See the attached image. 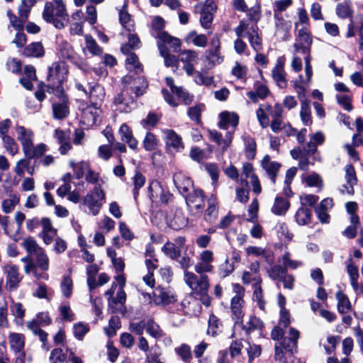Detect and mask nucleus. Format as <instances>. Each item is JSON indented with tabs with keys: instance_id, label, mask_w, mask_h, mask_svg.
<instances>
[{
	"instance_id": "1",
	"label": "nucleus",
	"mask_w": 363,
	"mask_h": 363,
	"mask_svg": "<svg viewBox=\"0 0 363 363\" xmlns=\"http://www.w3.org/2000/svg\"><path fill=\"white\" fill-rule=\"evenodd\" d=\"M123 89L115 97L114 104L118 106L120 111L128 113L135 105L133 97L130 96V93H134L136 97L140 96L145 92L148 84L145 79L142 77L125 76L123 79Z\"/></svg>"
},
{
	"instance_id": "2",
	"label": "nucleus",
	"mask_w": 363,
	"mask_h": 363,
	"mask_svg": "<svg viewBox=\"0 0 363 363\" xmlns=\"http://www.w3.org/2000/svg\"><path fill=\"white\" fill-rule=\"evenodd\" d=\"M43 19L56 28H65L69 22V15L63 0L47 1L43 12Z\"/></svg>"
},
{
	"instance_id": "3",
	"label": "nucleus",
	"mask_w": 363,
	"mask_h": 363,
	"mask_svg": "<svg viewBox=\"0 0 363 363\" xmlns=\"http://www.w3.org/2000/svg\"><path fill=\"white\" fill-rule=\"evenodd\" d=\"M33 133L24 130V168L29 174H33L36 164V158L42 156L47 151V145L40 143L35 146L33 144Z\"/></svg>"
},
{
	"instance_id": "4",
	"label": "nucleus",
	"mask_w": 363,
	"mask_h": 363,
	"mask_svg": "<svg viewBox=\"0 0 363 363\" xmlns=\"http://www.w3.org/2000/svg\"><path fill=\"white\" fill-rule=\"evenodd\" d=\"M234 30L236 35L239 38L247 35L250 45L255 51L258 52L262 50V39L258 35L257 26L256 25L250 26L247 22L242 21Z\"/></svg>"
},
{
	"instance_id": "5",
	"label": "nucleus",
	"mask_w": 363,
	"mask_h": 363,
	"mask_svg": "<svg viewBox=\"0 0 363 363\" xmlns=\"http://www.w3.org/2000/svg\"><path fill=\"white\" fill-rule=\"evenodd\" d=\"M233 290L235 295L231 298L230 310L232 312L233 318L235 320L236 323L242 322L245 313L243 308L245 306L244 296L245 289L239 284H233Z\"/></svg>"
},
{
	"instance_id": "6",
	"label": "nucleus",
	"mask_w": 363,
	"mask_h": 363,
	"mask_svg": "<svg viewBox=\"0 0 363 363\" xmlns=\"http://www.w3.org/2000/svg\"><path fill=\"white\" fill-rule=\"evenodd\" d=\"M51 323V318L48 313H39L36 318L27 323V327L35 335H38L40 341L43 342V347L48 350V333L42 330L40 326H46Z\"/></svg>"
},
{
	"instance_id": "7",
	"label": "nucleus",
	"mask_w": 363,
	"mask_h": 363,
	"mask_svg": "<svg viewBox=\"0 0 363 363\" xmlns=\"http://www.w3.org/2000/svg\"><path fill=\"white\" fill-rule=\"evenodd\" d=\"M197 276L191 272L185 271L184 274V282L189 286L195 294H205L209 287L208 278L203 274Z\"/></svg>"
},
{
	"instance_id": "8",
	"label": "nucleus",
	"mask_w": 363,
	"mask_h": 363,
	"mask_svg": "<svg viewBox=\"0 0 363 363\" xmlns=\"http://www.w3.org/2000/svg\"><path fill=\"white\" fill-rule=\"evenodd\" d=\"M105 193L99 185L83 198V203L86 205L91 213L96 216L105 202Z\"/></svg>"
},
{
	"instance_id": "9",
	"label": "nucleus",
	"mask_w": 363,
	"mask_h": 363,
	"mask_svg": "<svg viewBox=\"0 0 363 363\" xmlns=\"http://www.w3.org/2000/svg\"><path fill=\"white\" fill-rule=\"evenodd\" d=\"M151 299V303L157 306H167L175 303L177 301V296L170 286H157L153 292L152 298L147 294Z\"/></svg>"
},
{
	"instance_id": "10",
	"label": "nucleus",
	"mask_w": 363,
	"mask_h": 363,
	"mask_svg": "<svg viewBox=\"0 0 363 363\" xmlns=\"http://www.w3.org/2000/svg\"><path fill=\"white\" fill-rule=\"evenodd\" d=\"M200 10V23L205 29H208L213 20L214 13L217 11V5L214 0H206L196 6Z\"/></svg>"
},
{
	"instance_id": "11",
	"label": "nucleus",
	"mask_w": 363,
	"mask_h": 363,
	"mask_svg": "<svg viewBox=\"0 0 363 363\" xmlns=\"http://www.w3.org/2000/svg\"><path fill=\"white\" fill-rule=\"evenodd\" d=\"M101 105L91 104L86 107H82L81 122L87 128L91 127L101 121L102 111Z\"/></svg>"
},
{
	"instance_id": "12",
	"label": "nucleus",
	"mask_w": 363,
	"mask_h": 363,
	"mask_svg": "<svg viewBox=\"0 0 363 363\" xmlns=\"http://www.w3.org/2000/svg\"><path fill=\"white\" fill-rule=\"evenodd\" d=\"M313 43V38L308 28H298V33L294 48L296 53H308Z\"/></svg>"
},
{
	"instance_id": "13",
	"label": "nucleus",
	"mask_w": 363,
	"mask_h": 363,
	"mask_svg": "<svg viewBox=\"0 0 363 363\" xmlns=\"http://www.w3.org/2000/svg\"><path fill=\"white\" fill-rule=\"evenodd\" d=\"M213 260L214 255L211 250H203L199 255L198 262L195 264V272L198 274L212 272L213 269L212 264Z\"/></svg>"
},
{
	"instance_id": "14",
	"label": "nucleus",
	"mask_w": 363,
	"mask_h": 363,
	"mask_svg": "<svg viewBox=\"0 0 363 363\" xmlns=\"http://www.w3.org/2000/svg\"><path fill=\"white\" fill-rule=\"evenodd\" d=\"M167 149L169 152H180L184 148L182 138L170 129L162 130Z\"/></svg>"
},
{
	"instance_id": "15",
	"label": "nucleus",
	"mask_w": 363,
	"mask_h": 363,
	"mask_svg": "<svg viewBox=\"0 0 363 363\" xmlns=\"http://www.w3.org/2000/svg\"><path fill=\"white\" fill-rule=\"evenodd\" d=\"M67 70L63 62H54L49 67L48 80L52 83L53 86L60 84L65 79Z\"/></svg>"
},
{
	"instance_id": "16",
	"label": "nucleus",
	"mask_w": 363,
	"mask_h": 363,
	"mask_svg": "<svg viewBox=\"0 0 363 363\" xmlns=\"http://www.w3.org/2000/svg\"><path fill=\"white\" fill-rule=\"evenodd\" d=\"M6 274V286L8 290H16L19 285L21 277L18 272V267L15 264H7L4 267Z\"/></svg>"
},
{
	"instance_id": "17",
	"label": "nucleus",
	"mask_w": 363,
	"mask_h": 363,
	"mask_svg": "<svg viewBox=\"0 0 363 363\" xmlns=\"http://www.w3.org/2000/svg\"><path fill=\"white\" fill-rule=\"evenodd\" d=\"M242 174L245 177V180H242V183L248 184L247 179L252 186V191L259 194L262 191V187L258 177L255 173V169L252 164L246 162L242 165Z\"/></svg>"
},
{
	"instance_id": "18",
	"label": "nucleus",
	"mask_w": 363,
	"mask_h": 363,
	"mask_svg": "<svg viewBox=\"0 0 363 363\" xmlns=\"http://www.w3.org/2000/svg\"><path fill=\"white\" fill-rule=\"evenodd\" d=\"M148 196L152 201L167 203L170 195L164 191L160 182L153 180L148 186Z\"/></svg>"
},
{
	"instance_id": "19",
	"label": "nucleus",
	"mask_w": 363,
	"mask_h": 363,
	"mask_svg": "<svg viewBox=\"0 0 363 363\" xmlns=\"http://www.w3.org/2000/svg\"><path fill=\"white\" fill-rule=\"evenodd\" d=\"M179 60L184 63V69L189 76H193L194 64L198 60V52L193 50H184L179 55Z\"/></svg>"
},
{
	"instance_id": "20",
	"label": "nucleus",
	"mask_w": 363,
	"mask_h": 363,
	"mask_svg": "<svg viewBox=\"0 0 363 363\" xmlns=\"http://www.w3.org/2000/svg\"><path fill=\"white\" fill-rule=\"evenodd\" d=\"M261 167L272 184H274L281 164L278 162L272 161L269 155H265L261 161Z\"/></svg>"
},
{
	"instance_id": "21",
	"label": "nucleus",
	"mask_w": 363,
	"mask_h": 363,
	"mask_svg": "<svg viewBox=\"0 0 363 363\" xmlns=\"http://www.w3.org/2000/svg\"><path fill=\"white\" fill-rule=\"evenodd\" d=\"M186 201L190 211H195V213L200 212L204 207V197L203 191L200 189L194 190L186 196Z\"/></svg>"
},
{
	"instance_id": "22",
	"label": "nucleus",
	"mask_w": 363,
	"mask_h": 363,
	"mask_svg": "<svg viewBox=\"0 0 363 363\" xmlns=\"http://www.w3.org/2000/svg\"><path fill=\"white\" fill-rule=\"evenodd\" d=\"M285 57H280L277 59L276 65L272 70V77L280 88L286 86V72L284 71Z\"/></svg>"
},
{
	"instance_id": "23",
	"label": "nucleus",
	"mask_w": 363,
	"mask_h": 363,
	"mask_svg": "<svg viewBox=\"0 0 363 363\" xmlns=\"http://www.w3.org/2000/svg\"><path fill=\"white\" fill-rule=\"evenodd\" d=\"M208 134L211 139L217 143L223 152H225L230 147L233 138V133L230 131L227 132L225 137H223L221 133L216 130H209Z\"/></svg>"
},
{
	"instance_id": "24",
	"label": "nucleus",
	"mask_w": 363,
	"mask_h": 363,
	"mask_svg": "<svg viewBox=\"0 0 363 363\" xmlns=\"http://www.w3.org/2000/svg\"><path fill=\"white\" fill-rule=\"evenodd\" d=\"M345 179L347 181V186L343 185L340 189V192L342 194L352 195L354 194L353 186L356 184L357 178L354 169L351 164H347L345 167Z\"/></svg>"
},
{
	"instance_id": "25",
	"label": "nucleus",
	"mask_w": 363,
	"mask_h": 363,
	"mask_svg": "<svg viewBox=\"0 0 363 363\" xmlns=\"http://www.w3.org/2000/svg\"><path fill=\"white\" fill-rule=\"evenodd\" d=\"M293 340L291 336L289 334V337L284 338L281 342L275 345L274 359L276 361L284 363V362L288 360L289 351L286 347V345L291 344Z\"/></svg>"
},
{
	"instance_id": "26",
	"label": "nucleus",
	"mask_w": 363,
	"mask_h": 363,
	"mask_svg": "<svg viewBox=\"0 0 363 363\" xmlns=\"http://www.w3.org/2000/svg\"><path fill=\"white\" fill-rule=\"evenodd\" d=\"M7 16L9 18L11 25L16 30H18L17 33L16 34V37L14 40L12 41V43H15L18 48H21L23 46V20L13 14L11 10H9L7 11Z\"/></svg>"
},
{
	"instance_id": "27",
	"label": "nucleus",
	"mask_w": 363,
	"mask_h": 363,
	"mask_svg": "<svg viewBox=\"0 0 363 363\" xmlns=\"http://www.w3.org/2000/svg\"><path fill=\"white\" fill-rule=\"evenodd\" d=\"M173 181L177 189L184 195L189 192L193 186L191 179L181 172L174 174Z\"/></svg>"
},
{
	"instance_id": "28",
	"label": "nucleus",
	"mask_w": 363,
	"mask_h": 363,
	"mask_svg": "<svg viewBox=\"0 0 363 363\" xmlns=\"http://www.w3.org/2000/svg\"><path fill=\"white\" fill-rule=\"evenodd\" d=\"M239 123V116L234 112L223 111L219 114L218 125L221 129H227L229 126L236 127Z\"/></svg>"
},
{
	"instance_id": "29",
	"label": "nucleus",
	"mask_w": 363,
	"mask_h": 363,
	"mask_svg": "<svg viewBox=\"0 0 363 363\" xmlns=\"http://www.w3.org/2000/svg\"><path fill=\"white\" fill-rule=\"evenodd\" d=\"M354 342L351 337H346L342 341V353L346 356L339 361L334 357H329L327 359V363H352L351 359L347 357L352 352Z\"/></svg>"
},
{
	"instance_id": "30",
	"label": "nucleus",
	"mask_w": 363,
	"mask_h": 363,
	"mask_svg": "<svg viewBox=\"0 0 363 363\" xmlns=\"http://www.w3.org/2000/svg\"><path fill=\"white\" fill-rule=\"evenodd\" d=\"M9 338L11 350L14 352L18 353L16 363H23V338L21 334L11 333Z\"/></svg>"
},
{
	"instance_id": "31",
	"label": "nucleus",
	"mask_w": 363,
	"mask_h": 363,
	"mask_svg": "<svg viewBox=\"0 0 363 363\" xmlns=\"http://www.w3.org/2000/svg\"><path fill=\"white\" fill-rule=\"evenodd\" d=\"M116 287V285L115 284H113L111 288L105 293V296L108 299L109 305H119V306L122 308L125 302L126 295L123 289H118L116 297H113V294Z\"/></svg>"
},
{
	"instance_id": "32",
	"label": "nucleus",
	"mask_w": 363,
	"mask_h": 363,
	"mask_svg": "<svg viewBox=\"0 0 363 363\" xmlns=\"http://www.w3.org/2000/svg\"><path fill=\"white\" fill-rule=\"evenodd\" d=\"M89 89L90 102L96 105H101L105 97L104 87L99 84H89Z\"/></svg>"
},
{
	"instance_id": "33",
	"label": "nucleus",
	"mask_w": 363,
	"mask_h": 363,
	"mask_svg": "<svg viewBox=\"0 0 363 363\" xmlns=\"http://www.w3.org/2000/svg\"><path fill=\"white\" fill-rule=\"evenodd\" d=\"M184 312L186 315H196L200 313L201 310V306L199 303V301L193 297H190L188 299H184L182 301L181 303Z\"/></svg>"
},
{
	"instance_id": "34",
	"label": "nucleus",
	"mask_w": 363,
	"mask_h": 363,
	"mask_svg": "<svg viewBox=\"0 0 363 363\" xmlns=\"http://www.w3.org/2000/svg\"><path fill=\"white\" fill-rule=\"evenodd\" d=\"M121 140L126 143L129 147L135 150L138 147V141L133 136L132 131L129 126L125 123L121 125L119 129Z\"/></svg>"
},
{
	"instance_id": "35",
	"label": "nucleus",
	"mask_w": 363,
	"mask_h": 363,
	"mask_svg": "<svg viewBox=\"0 0 363 363\" xmlns=\"http://www.w3.org/2000/svg\"><path fill=\"white\" fill-rule=\"evenodd\" d=\"M247 255L254 256L256 257H262L268 263H272L274 261V255L272 252L267 251L265 249L257 246H248L245 249Z\"/></svg>"
},
{
	"instance_id": "36",
	"label": "nucleus",
	"mask_w": 363,
	"mask_h": 363,
	"mask_svg": "<svg viewBox=\"0 0 363 363\" xmlns=\"http://www.w3.org/2000/svg\"><path fill=\"white\" fill-rule=\"evenodd\" d=\"M289 335L291 336V338L294 340L291 344H288L286 345V347L289 351V358L288 360L284 362V363H300L299 360L293 355V352L296 349L297 347V340L299 338L300 335L299 332L294 328H290Z\"/></svg>"
},
{
	"instance_id": "37",
	"label": "nucleus",
	"mask_w": 363,
	"mask_h": 363,
	"mask_svg": "<svg viewBox=\"0 0 363 363\" xmlns=\"http://www.w3.org/2000/svg\"><path fill=\"white\" fill-rule=\"evenodd\" d=\"M45 50L41 43H32L24 48V56L28 57H42Z\"/></svg>"
},
{
	"instance_id": "38",
	"label": "nucleus",
	"mask_w": 363,
	"mask_h": 363,
	"mask_svg": "<svg viewBox=\"0 0 363 363\" xmlns=\"http://www.w3.org/2000/svg\"><path fill=\"white\" fill-rule=\"evenodd\" d=\"M119 21L122 27L128 32L133 31L135 29V23L131 16L126 11V6L119 11Z\"/></svg>"
},
{
	"instance_id": "39",
	"label": "nucleus",
	"mask_w": 363,
	"mask_h": 363,
	"mask_svg": "<svg viewBox=\"0 0 363 363\" xmlns=\"http://www.w3.org/2000/svg\"><path fill=\"white\" fill-rule=\"evenodd\" d=\"M290 207L289 201L283 197H277L272 206V212L277 216L284 215Z\"/></svg>"
},
{
	"instance_id": "40",
	"label": "nucleus",
	"mask_w": 363,
	"mask_h": 363,
	"mask_svg": "<svg viewBox=\"0 0 363 363\" xmlns=\"http://www.w3.org/2000/svg\"><path fill=\"white\" fill-rule=\"evenodd\" d=\"M69 166L73 170L75 178L77 179L82 178L90 167L89 162L85 161L74 162L71 160Z\"/></svg>"
},
{
	"instance_id": "41",
	"label": "nucleus",
	"mask_w": 363,
	"mask_h": 363,
	"mask_svg": "<svg viewBox=\"0 0 363 363\" xmlns=\"http://www.w3.org/2000/svg\"><path fill=\"white\" fill-rule=\"evenodd\" d=\"M311 210L305 206H301L297 210L295 219L299 225H306L311 222Z\"/></svg>"
},
{
	"instance_id": "42",
	"label": "nucleus",
	"mask_w": 363,
	"mask_h": 363,
	"mask_svg": "<svg viewBox=\"0 0 363 363\" xmlns=\"http://www.w3.org/2000/svg\"><path fill=\"white\" fill-rule=\"evenodd\" d=\"M24 248L26 249L28 256L31 258L35 257L40 252L44 250L36 242V240L31 237L27 238L24 240Z\"/></svg>"
},
{
	"instance_id": "43",
	"label": "nucleus",
	"mask_w": 363,
	"mask_h": 363,
	"mask_svg": "<svg viewBox=\"0 0 363 363\" xmlns=\"http://www.w3.org/2000/svg\"><path fill=\"white\" fill-rule=\"evenodd\" d=\"M186 41L192 43L196 47L205 48L208 43V38L203 34H198L195 31H191L186 37Z\"/></svg>"
},
{
	"instance_id": "44",
	"label": "nucleus",
	"mask_w": 363,
	"mask_h": 363,
	"mask_svg": "<svg viewBox=\"0 0 363 363\" xmlns=\"http://www.w3.org/2000/svg\"><path fill=\"white\" fill-rule=\"evenodd\" d=\"M336 298L337 300V310L340 313H347L351 309V303L348 297L339 291L336 293Z\"/></svg>"
},
{
	"instance_id": "45",
	"label": "nucleus",
	"mask_w": 363,
	"mask_h": 363,
	"mask_svg": "<svg viewBox=\"0 0 363 363\" xmlns=\"http://www.w3.org/2000/svg\"><path fill=\"white\" fill-rule=\"evenodd\" d=\"M36 81V74L34 67L31 65L24 67V88L31 89L33 82Z\"/></svg>"
},
{
	"instance_id": "46",
	"label": "nucleus",
	"mask_w": 363,
	"mask_h": 363,
	"mask_svg": "<svg viewBox=\"0 0 363 363\" xmlns=\"http://www.w3.org/2000/svg\"><path fill=\"white\" fill-rule=\"evenodd\" d=\"M6 69L16 75L22 74V62L16 57H9L6 62Z\"/></svg>"
},
{
	"instance_id": "47",
	"label": "nucleus",
	"mask_w": 363,
	"mask_h": 363,
	"mask_svg": "<svg viewBox=\"0 0 363 363\" xmlns=\"http://www.w3.org/2000/svg\"><path fill=\"white\" fill-rule=\"evenodd\" d=\"M306 184L311 187H316L319 190H321L323 188V182L321 177L315 173L312 172L303 178Z\"/></svg>"
},
{
	"instance_id": "48",
	"label": "nucleus",
	"mask_w": 363,
	"mask_h": 363,
	"mask_svg": "<svg viewBox=\"0 0 363 363\" xmlns=\"http://www.w3.org/2000/svg\"><path fill=\"white\" fill-rule=\"evenodd\" d=\"M54 117L57 119L65 118L69 114V108L65 101L52 105Z\"/></svg>"
},
{
	"instance_id": "49",
	"label": "nucleus",
	"mask_w": 363,
	"mask_h": 363,
	"mask_svg": "<svg viewBox=\"0 0 363 363\" xmlns=\"http://www.w3.org/2000/svg\"><path fill=\"white\" fill-rule=\"evenodd\" d=\"M126 68L130 71L139 73L142 71L141 65L138 56L134 53H128L125 60Z\"/></svg>"
},
{
	"instance_id": "50",
	"label": "nucleus",
	"mask_w": 363,
	"mask_h": 363,
	"mask_svg": "<svg viewBox=\"0 0 363 363\" xmlns=\"http://www.w3.org/2000/svg\"><path fill=\"white\" fill-rule=\"evenodd\" d=\"M351 5L352 4L350 1H345L342 3L337 4L335 9L336 14L342 18L350 17L352 14Z\"/></svg>"
},
{
	"instance_id": "51",
	"label": "nucleus",
	"mask_w": 363,
	"mask_h": 363,
	"mask_svg": "<svg viewBox=\"0 0 363 363\" xmlns=\"http://www.w3.org/2000/svg\"><path fill=\"white\" fill-rule=\"evenodd\" d=\"M86 49L94 55H100L103 52L102 48L99 46L96 40L90 35L84 36Z\"/></svg>"
},
{
	"instance_id": "52",
	"label": "nucleus",
	"mask_w": 363,
	"mask_h": 363,
	"mask_svg": "<svg viewBox=\"0 0 363 363\" xmlns=\"http://www.w3.org/2000/svg\"><path fill=\"white\" fill-rule=\"evenodd\" d=\"M300 116L305 125H308L312 123L310 102L308 101H301Z\"/></svg>"
},
{
	"instance_id": "53",
	"label": "nucleus",
	"mask_w": 363,
	"mask_h": 363,
	"mask_svg": "<svg viewBox=\"0 0 363 363\" xmlns=\"http://www.w3.org/2000/svg\"><path fill=\"white\" fill-rule=\"evenodd\" d=\"M162 251L164 254L172 259H176L180 256V248L175 244L167 242L162 247Z\"/></svg>"
},
{
	"instance_id": "54",
	"label": "nucleus",
	"mask_w": 363,
	"mask_h": 363,
	"mask_svg": "<svg viewBox=\"0 0 363 363\" xmlns=\"http://www.w3.org/2000/svg\"><path fill=\"white\" fill-rule=\"evenodd\" d=\"M60 290L65 298L71 297L73 291V281L69 276L62 277L60 283Z\"/></svg>"
},
{
	"instance_id": "55",
	"label": "nucleus",
	"mask_w": 363,
	"mask_h": 363,
	"mask_svg": "<svg viewBox=\"0 0 363 363\" xmlns=\"http://www.w3.org/2000/svg\"><path fill=\"white\" fill-rule=\"evenodd\" d=\"M140 41L138 36L135 34H130L128 36V42L127 44L121 47V51L123 54L128 55L130 52V49L138 48Z\"/></svg>"
},
{
	"instance_id": "56",
	"label": "nucleus",
	"mask_w": 363,
	"mask_h": 363,
	"mask_svg": "<svg viewBox=\"0 0 363 363\" xmlns=\"http://www.w3.org/2000/svg\"><path fill=\"white\" fill-rule=\"evenodd\" d=\"M244 143L246 157L250 160L254 159L257 150V145L254 138L250 136H246L244 138Z\"/></svg>"
},
{
	"instance_id": "57",
	"label": "nucleus",
	"mask_w": 363,
	"mask_h": 363,
	"mask_svg": "<svg viewBox=\"0 0 363 363\" xmlns=\"http://www.w3.org/2000/svg\"><path fill=\"white\" fill-rule=\"evenodd\" d=\"M121 323L118 316H113L108 322V325L104 328V332L109 337L116 335V331L120 328Z\"/></svg>"
},
{
	"instance_id": "58",
	"label": "nucleus",
	"mask_w": 363,
	"mask_h": 363,
	"mask_svg": "<svg viewBox=\"0 0 363 363\" xmlns=\"http://www.w3.org/2000/svg\"><path fill=\"white\" fill-rule=\"evenodd\" d=\"M146 332L155 338H159L162 336L163 333L159 325L154 320L150 319L145 324Z\"/></svg>"
},
{
	"instance_id": "59",
	"label": "nucleus",
	"mask_w": 363,
	"mask_h": 363,
	"mask_svg": "<svg viewBox=\"0 0 363 363\" xmlns=\"http://www.w3.org/2000/svg\"><path fill=\"white\" fill-rule=\"evenodd\" d=\"M234 270V262H230L228 259H225V260L218 266V274L223 278L229 276Z\"/></svg>"
},
{
	"instance_id": "60",
	"label": "nucleus",
	"mask_w": 363,
	"mask_h": 363,
	"mask_svg": "<svg viewBox=\"0 0 363 363\" xmlns=\"http://www.w3.org/2000/svg\"><path fill=\"white\" fill-rule=\"evenodd\" d=\"M263 322L257 317H251L244 325L247 333H251L255 330H260L263 328Z\"/></svg>"
},
{
	"instance_id": "61",
	"label": "nucleus",
	"mask_w": 363,
	"mask_h": 363,
	"mask_svg": "<svg viewBox=\"0 0 363 363\" xmlns=\"http://www.w3.org/2000/svg\"><path fill=\"white\" fill-rule=\"evenodd\" d=\"M261 284L262 283H256L252 284V287L254 289L253 300L257 302L258 306L261 310H264L265 307V302L263 300Z\"/></svg>"
},
{
	"instance_id": "62",
	"label": "nucleus",
	"mask_w": 363,
	"mask_h": 363,
	"mask_svg": "<svg viewBox=\"0 0 363 363\" xmlns=\"http://www.w3.org/2000/svg\"><path fill=\"white\" fill-rule=\"evenodd\" d=\"M218 211L215 201L210 202L204 215V219L208 223L214 222L218 218Z\"/></svg>"
},
{
	"instance_id": "63",
	"label": "nucleus",
	"mask_w": 363,
	"mask_h": 363,
	"mask_svg": "<svg viewBox=\"0 0 363 363\" xmlns=\"http://www.w3.org/2000/svg\"><path fill=\"white\" fill-rule=\"evenodd\" d=\"M89 330V325L82 322L77 323L73 325L74 335L79 340L83 339Z\"/></svg>"
},
{
	"instance_id": "64",
	"label": "nucleus",
	"mask_w": 363,
	"mask_h": 363,
	"mask_svg": "<svg viewBox=\"0 0 363 363\" xmlns=\"http://www.w3.org/2000/svg\"><path fill=\"white\" fill-rule=\"evenodd\" d=\"M220 326L221 324L217 317L214 315H210L207 330L208 334L211 335L212 336L216 335L220 330Z\"/></svg>"
}]
</instances>
